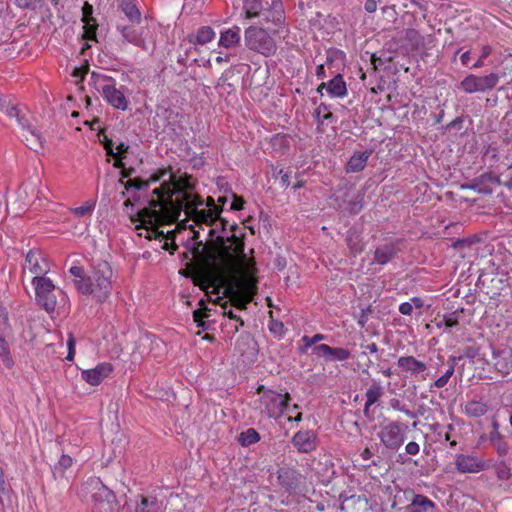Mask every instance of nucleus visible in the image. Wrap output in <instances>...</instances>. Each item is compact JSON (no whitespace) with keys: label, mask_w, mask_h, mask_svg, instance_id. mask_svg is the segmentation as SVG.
Masks as SVG:
<instances>
[{"label":"nucleus","mask_w":512,"mask_h":512,"mask_svg":"<svg viewBox=\"0 0 512 512\" xmlns=\"http://www.w3.org/2000/svg\"><path fill=\"white\" fill-rule=\"evenodd\" d=\"M151 184L159 186L152 190L153 196L148 205L130 215L139 237L149 238L163 234L157 229V225L177 219L182 208L196 221L209 223L217 217L214 199L208 197L204 203L195 191V180L187 173L173 172L170 168L158 169L147 180H128L126 188L140 190Z\"/></svg>","instance_id":"obj_1"},{"label":"nucleus","mask_w":512,"mask_h":512,"mask_svg":"<svg viewBox=\"0 0 512 512\" xmlns=\"http://www.w3.org/2000/svg\"><path fill=\"white\" fill-rule=\"evenodd\" d=\"M214 289H222L235 305L244 309L257 293V268L253 256L244 252V242L235 235L227 238L213 264Z\"/></svg>","instance_id":"obj_2"},{"label":"nucleus","mask_w":512,"mask_h":512,"mask_svg":"<svg viewBox=\"0 0 512 512\" xmlns=\"http://www.w3.org/2000/svg\"><path fill=\"white\" fill-rule=\"evenodd\" d=\"M69 273L74 277L73 285L79 293L91 295L100 303L110 296L113 271L108 262L95 264L90 275L85 274L83 267L76 265L70 267Z\"/></svg>","instance_id":"obj_3"},{"label":"nucleus","mask_w":512,"mask_h":512,"mask_svg":"<svg viewBox=\"0 0 512 512\" xmlns=\"http://www.w3.org/2000/svg\"><path fill=\"white\" fill-rule=\"evenodd\" d=\"M80 493L84 498L90 494L93 512H118V503L115 494L99 479H89L83 484Z\"/></svg>","instance_id":"obj_4"},{"label":"nucleus","mask_w":512,"mask_h":512,"mask_svg":"<svg viewBox=\"0 0 512 512\" xmlns=\"http://www.w3.org/2000/svg\"><path fill=\"white\" fill-rule=\"evenodd\" d=\"M95 89L102 94L105 100L116 109L126 110L128 100L124 93L116 87L113 79L93 72L91 75Z\"/></svg>","instance_id":"obj_5"},{"label":"nucleus","mask_w":512,"mask_h":512,"mask_svg":"<svg viewBox=\"0 0 512 512\" xmlns=\"http://www.w3.org/2000/svg\"><path fill=\"white\" fill-rule=\"evenodd\" d=\"M262 389V386L258 388V393H261L258 409L270 418H280L284 411L289 409L287 405L290 395L288 393L281 394L273 390L262 391Z\"/></svg>","instance_id":"obj_6"},{"label":"nucleus","mask_w":512,"mask_h":512,"mask_svg":"<svg viewBox=\"0 0 512 512\" xmlns=\"http://www.w3.org/2000/svg\"><path fill=\"white\" fill-rule=\"evenodd\" d=\"M246 46L255 52L266 57L274 55L277 46L274 39L270 36L266 29L250 26L244 33Z\"/></svg>","instance_id":"obj_7"},{"label":"nucleus","mask_w":512,"mask_h":512,"mask_svg":"<svg viewBox=\"0 0 512 512\" xmlns=\"http://www.w3.org/2000/svg\"><path fill=\"white\" fill-rule=\"evenodd\" d=\"M35 290L36 301L47 312H53L57 306V297L55 295L56 287L48 277H36L35 282L31 283Z\"/></svg>","instance_id":"obj_8"},{"label":"nucleus","mask_w":512,"mask_h":512,"mask_svg":"<svg viewBox=\"0 0 512 512\" xmlns=\"http://www.w3.org/2000/svg\"><path fill=\"white\" fill-rule=\"evenodd\" d=\"M499 82V75L490 73L484 76H477L474 74L467 75L461 82L460 88L469 94L484 93L492 90Z\"/></svg>","instance_id":"obj_9"},{"label":"nucleus","mask_w":512,"mask_h":512,"mask_svg":"<svg viewBox=\"0 0 512 512\" xmlns=\"http://www.w3.org/2000/svg\"><path fill=\"white\" fill-rule=\"evenodd\" d=\"M407 427L403 424L392 422L381 427L378 436L381 443L392 451L398 450L406 439Z\"/></svg>","instance_id":"obj_10"},{"label":"nucleus","mask_w":512,"mask_h":512,"mask_svg":"<svg viewBox=\"0 0 512 512\" xmlns=\"http://www.w3.org/2000/svg\"><path fill=\"white\" fill-rule=\"evenodd\" d=\"M50 271V264L45 255L40 251H30L25 258L23 265V275L27 273L32 275V282H35L36 277H47L46 274Z\"/></svg>","instance_id":"obj_11"},{"label":"nucleus","mask_w":512,"mask_h":512,"mask_svg":"<svg viewBox=\"0 0 512 512\" xmlns=\"http://www.w3.org/2000/svg\"><path fill=\"white\" fill-rule=\"evenodd\" d=\"M260 23L266 25V29L276 33L284 23V8L279 0L272 1L268 9H265L259 16Z\"/></svg>","instance_id":"obj_12"},{"label":"nucleus","mask_w":512,"mask_h":512,"mask_svg":"<svg viewBox=\"0 0 512 512\" xmlns=\"http://www.w3.org/2000/svg\"><path fill=\"white\" fill-rule=\"evenodd\" d=\"M397 365L401 371L409 374L418 381H425L428 376L426 363L416 359L414 356H401L397 360Z\"/></svg>","instance_id":"obj_13"},{"label":"nucleus","mask_w":512,"mask_h":512,"mask_svg":"<svg viewBox=\"0 0 512 512\" xmlns=\"http://www.w3.org/2000/svg\"><path fill=\"white\" fill-rule=\"evenodd\" d=\"M455 467L459 473L475 474L486 469L483 459L472 454H457L455 456Z\"/></svg>","instance_id":"obj_14"},{"label":"nucleus","mask_w":512,"mask_h":512,"mask_svg":"<svg viewBox=\"0 0 512 512\" xmlns=\"http://www.w3.org/2000/svg\"><path fill=\"white\" fill-rule=\"evenodd\" d=\"M293 445L301 453H309L318 446V437L313 430L297 432L292 439Z\"/></svg>","instance_id":"obj_15"},{"label":"nucleus","mask_w":512,"mask_h":512,"mask_svg":"<svg viewBox=\"0 0 512 512\" xmlns=\"http://www.w3.org/2000/svg\"><path fill=\"white\" fill-rule=\"evenodd\" d=\"M112 371V365L110 363L103 362L92 369L83 370L81 373V377L88 384L92 386H97L105 378H107L112 373Z\"/></svg>","instance_id":"obj_16"},{"label":"nucleus","mask_w":512,"mask_h":512,"mask_svg":"<svg viewBox=\"0 0 512 512\" xmlns=\"http://www.w3.org/2000/svg\"><path fill=\"white\" fill-rule=\"evenodd\" d=\"M132 24H117V31L122 36V39L130 44L139 46L145 49L143 39V29Z\"/></svg>","instance_id":"obj_17"},{"label":"nucleus","mask_w":512,"mask_h":512,"mask_svg":"<svg viewBox=\"0 0 512 512\" xmlns=\"http://www.w3.org/2000/svg\"><path fill=\"white\" fill-rule=\"evenodd\" d=\"M22 130V137L27 147L36 152L43 149L45 140L37 128L25 122L22 125Z\"/></svg>","instance_id":"obj_18"},{"label":"nucleus","mask_w":512,"mask_h":512,"mask_svg":"<svg viewBox=\"0 0 512 512\" xmlns=\"http://www.w3.org/2000/svg\"><path fill=\"white\" fill-rule=\"evenodd\" d=\"M93 6L88 2H85L82 7V22L84 23V37L87 40H96L97 23L92 16Z\"/></svg>","instance_id":"obj_19"},{"label":"nucleus","mask_w":512,"mask_h":512,"mask_svg":"<svg viewBox=\"0 0 512 512\" xmlns=\"http://www.w3.org/2000/svg\"><path fill=\"white\" fill-rule=\"evenodd\" d=\"M322 88H326L332 98H343L347 95V86L341 74H337L328 83H321L318 91L321 92Z\"/></svg>","instance_id":"obj_20"},{"label":"nucleus","mask_w":512,"mask_h":512,"mask_svg":"<svg viewBox=\"0 0 512 512\" xmlns=\"http://www.w3.org/2000/svg\"><path fill=\"white\" fill-rule=\"evenodd\" d=\"M493 364L495 368L503 375H507L512 371V350L505 348L493 351Z\"/></svg>","instance_id":"obj_21"},{"label":"nucleus","mask_w":512,"mask_h":512,"mask_svg":"<svg viewBox=\"0 0 512 512\" xmlns=\"http://www.w3.org/2000/svg\"><path fill=\"white\" fill-rule=\"evenodd\" d=\"M240 32L241 29L238 26L222 31L218 42L219 46L226 49L236 47L240 43Z\"/></svg>","instance_id":"obj_22"},{"label":"nucleus","mask_w":512,"mask_h":512,"mask_svg":"<svg viewBox=\"0 0 512 512\" xmlns=\"http://www.w3.org/2000/svg\"><path fill=\"white\" fill-rule=\"evenodd\" d=\"M165 508L163 501L155 497H142L136 503L134 512H165Z\"/></svg>","instance_id":"obj_23"},{"label":"nucleus","mask_w":512,"mask_h":512,"mask_svg":"<svg viewBox=\"0 0 512 512\" xmlns=\"http://www.w3.org/2000/svg\"><path fill=\"white\" fill-rule=\"evenodd\" d=\"M410 512H436V506L429 498L424 495H416L410 506Z\"/></svg>","instance_id":"obj_24"},{"label":"nucleus","mask_w":512,"mask_h":512,"mask_svg":"<svg viewBox=\"0 0 512 512\" xmlns=\"http://www.w3.org/2000/svg\"><path fill=\"white\" fill-rule=\"evenodd\" d=\"M464 411L469 417H481L488 412V404L481 399H471L465 403Z\"/></svg>","instance_id":"obj_25"},{"label":"nucleus","mask_w":512,"mask_h":512,"mask_svg":"<svg viewBox=\"0 0 512 512\" xmlns=\"http://www.w3.org/2000/svg\"><path fill=\"white\" fill-rule=\"evenodd\" d=\"M369 157L370 152L368 151L354 153L347 163L346 171L352 173L362 171L365 168Z\"/></svg>","instance_id":"obj_26"},{"label":"nucleus","mask_w":512,"mask_h":512,"mask_svg":"<svg viewBox=\"0 0 512 512\" xmlns=\"http://www.w3.org/2000/svg\"><path fill=\"white\" fill-rule=\"evenodd\" d=\"M215 31L209 26L200 27L194 36H191L189 41L193 44L205 45L215 39Z\"/></svg>","instance_id":"obj_27"},{"label":"nucleus","mask_w":512,"mask_h":512,"mask_svg":"<svg viewBox=\"0 0 512 512\" xmlns=\"http://www.w3.org/2000/svg\"><path fill=\"white\" fill-rule=\"evenodd\" d=\"M128 148L129 147L123 142H120L117 145H115L112 140H107L105 142V150L108 155H111L116 159V167H121L120 158L127 152Z\"/></svg>","instance_id":"obj_28"},{"label":"nucleus","mask_w":512,"mask_h":512,"mask_svg":"<svg viewBox=\"0 0 512 512\" xmlns=\"http://www.w3.org/2000/svg\"><path fill=\"white\" fill-rule=\"evenodd\" d=\"M121 10L131 23L139 24L141 13L133 0H124L120 4Z\"/></svg>","instance_id":"obj_29"},{"label":"nucleus","mask_w":512,"mask_h":512,"mask_svg":"<svg viewBox=\"0 0 512 512\" xmlns=\"http://www.w3.org/2000/svg\"><path fill=\"white\" fill-rule=\"evenodd\" d=\"M264 10L262 0H243V12L247 19L259 17Z\"/></svg>","instance_id":"obj_30"},{"label":"nucleus","mask_w":512,"mask_h":512,"mask_svg":"<svg viewBox=\"0 0 512 512\" xmlns=\"http://www.w3.org/2000/svg\"><path fill=\"white\" fill-rule=\"evenodd\" d=\"M214 207L217 209V217H216L215 219H213V220H212L211 222H209V223L202 222V221H196V219H194V217H192V216H188V215L186 214L185 208H182V210H181V212H180V214H179V215H181V214H182V212H183V213H184V215H185V218H184V219H182V222H185V220H192V221H193L197 226H201V225H203V224H204V225H207V226H210L211 224H213V223H214V222L219 218V215H220V213H221V209H219V208L216 206V204H215V203H214ZM179 217H180V216H178V217H177V219H175L174 221L170 222V224H172V223L176 222V221L179 219ZM163 225H169V223H161V224L157 225V229H158L160 232H161V229H160V228H161ZM162 232H163V234L158 235L157 237H149V238H147V239H148V240H151V239L163 238V237H164V235H165L167 232H164L163 230H162Z\"/></svg>","instance_id":"obj_31"},{"label":"nucleus","mask_w":512,"mask_h":512,"mask_svg":"<svg viewBox=\"0 0 512 512\" xmlns=\"http://www.w3.org/2000/svg\"><path fill=\"white\" fill-rule=\"evenodd\" d=\"M382 395H383V389L379 384L374 383L367 389V391L365 393V397H366V402L364 405L365 413L368 412L370 406L375 404L381 398Z\"/></svg>","instance_id":"obj_32"},{"label":"nucleus","mask_w":512,"mask_h":512,"mask_svg":"<svg viewBox=\"0 0 512 512\" xmlns=\"http://www.w3.org/2000/svg\"><path fill=\"white\" fill-rule=\"evenodd\" d=\"M456 360L457 358L456 357H451L448 361L449 363V368L446 370V372L441 376L439 377L435 382H434V386L436 388H443L444 386H446V384L448 383V381L450 380V378L452 377V375L454 374V371H455V364H456Z\"/></svg>","instance_id":"obj_33"},{"label":"nucleus","mask_w":512,"mask_h":512,"mask_svg":"<svg viewBox=\"0 0 512 512\" xmlns=\"http://www.w3.org/2000/svg\"><path fill=\"white\" fill-rule=\"evenodd\" d=\"M260 439V436L258 432L255 429H247L246 431L242 432L239 436V442L242 446H249L256 442H258Z\"/></svg>","instance_id":"obj_34"},{"label":"nucleus","mask_w":512,"mask_h":512,"mask_svg":"<svg viewBox=\"0 0 512 512\" xmlns=\"http://www.w3.org/2000/svg\"><path fill=\"white\" fill-rule=\"evenodd\" d=\"M393 257V249L390 247H381L375 251L374 260L381 265L388 263Z\"/></svg>","instance_id":"obj_35"},{"label":"nucleus","mask_w":512,"mask_h":512,"mask_svg":"<svg viewBox=\"0 0 512 512\" xmlns=\"http://www.w3.org/2000/svg\"><path fill=\"white\" fill-rule=\"evenodd\" d=\"M0 358L7 368H12L14 361L11 357L10 350L6 341L0 337Z\"/></svg>","instance_id":"obj_36"},{"label":"nucleus","mask_w":512,"mask_h":512,"mask_svg":"<svg viewBox=\"0 0 512 512\" xmlns=\"http://www.w3.org/2000/svg\"><path fill=\"white\" fill-rule=\"evenodd\" d=\"M94 208H95L94 201H86L82 205L72 209V212L77 217H85L87 215H90L93 212Z\"/></svg>","instance_id":"obj_37"},{"label":"nucleus","mask_w":512,"mask_h":512,"mask_svg":"<svg viewBox=\"0 0 512 512\" xmlns=\"http://www.w3.org/2000/svg\"><path fill=\"white\" fill-rule=\"evenodd\" d=\"M350 358V352L344 348L330 347V354L328 361H345Z\"/></svg>","instance_id":"obj_38"},{"label":"nucleus","mask_w":512,"mask_h":512,"mask_svg":"<svg viewBox=\"0 0 512 512\" xmlns=\"http://www.w3.org/2000/svg\"><path fill=\"white\" fill-rule=\"evenodd\" d=\"M459 322V314L458 312H451L445 314L443 319L438 323L439 327L452 328L458 325Z\"/></svg>","instance_id":"obj_39"},{"label":"nucleus","mask_w":512,"mask_h":512,"mask_svg":"<svg viewBox=\"0 0 512 512\" xmlns=\"http://www.w3.org/2000/svg\"><path fill=\"white\" fill-rule=\"evenodd\" d=\"M11 503V490L5 479H0V504L4 507L5 504Z\"/></svg>","instance_id":"obj_40"},{"label":"nucleus","mask_w":512,"mask_h":512,"mask_svg":"<svg viewBox=\"0 0 512 512\" xmlns=\"http://www.w3.org/2000/svg\"><path fill=\"white\" fill-rule=\"evenodd\" d=\"M314 117L319 123H324V121L332 117V113L327 105L320 104L314 111Z\"/></svg>","instance_id":"obj_41"},{"label":"nucleus","mask_w":512,"mask_h":512,"mask_svg":"<svg viewBox=\"0 0 512 512\" xmlns=\"http://www.w3.org/2000/svg\"><path fill=\"white\" fill-rule=\"evenodd\" d=\"M1 110L4 111L9 117L16 118L17 122L21 126L26 122L24 120V118L22 116H20L19 109L16 106H13V105H10L9 103H7L4 107V109H1Z\"/></svg>","instance_id":"obj_42"},{"label":"nucleus","mask_w":512,"mask_h":512,"mask_svg":"<svg viewBox=\"0 0 512 512\" xmlns=\"http://www.w3.org/2000/svg\"><path fill=\"white\" fill-rule=\"evenodd\" d=\"M312 354L316 357L329 360L330 346L327 344L316 345L312 348Z\"/></svg>","instance_id":"obj_43"},{"label":"nucleus","mask_w":512,"mask_h":512,"mask_svg":"<svg viewBox=\"0 0 512 512\" xmlns=\"http://www.w3.org/2000/svg\"><path fill=\"white\" fill-rule=\"evenodd\" d=\"M206 316H207L206 312L201 309H197L193 312V319H194V322L197 323L198 327L205 328V323H204L203 319Z\"/></svg>","instance_id":"obj_44"},{"label":"nucleus","mask_w":512,"mask_h":512,"mask_svg":"<svg viewBox=\"0 0 512 512\" xmlns=\"http://www.w3.org/2000/svg\"><path fill=\"white\" fill-rule=\"evenodd\" d=\"M67 345H68V354L66 356V360L73 361L74 356H75V340L72 336H70V338L67 342Z\"/></svg>","instance_id":"obj_45"},{"label":"nucleus","mask_w":512,"mask_h":512,"mask_svg":"<svg viewBox=\"0 0 512 512\" xmlns=\"http://www.w3.org/2000/svg\"><path fill=\"white\" fill-rule=\"evenodd\" d=\"M72 463V458L69 455L63 454L58 461V466L62 469H67L72 465Z\"/></svg>","instance_id":"obj_46"},{"label":"nucleus","mask_w":512,"mask_h":512,"mask_svg":"<svg viewBox=\"0 0 512 512\" xmlns=\"http://www.w3.org/2000/svg\"><path fill=\"white\" fill-rule=\"evenodd\" d=\"M224 315L228 316L230 319L235 320L238 322L237 325H235V330L237 331L239 327H242L244 325L243 320H241L232 309H229L228 311H224Z\"/></svg>","instance_id":"obj_47"},{"label":"nucleus","mask_w":512,"mask_h":512,"mask_svg":"<svg viewBox=\"0 0 512 512\" xmlns=\"http://www.w3.org/2000/svg\"><path fill=\"white\" fill-rule=\"evenodd\" d=\"M244 207V200L241 197H237L233 195V201L231 203V209L235 211H239Z\"/></svg>","instance_id":"obj_48"},{"label":"nucleus","mask_w":512,"mask_h":512,"mask_svg":"<svg viewBox=\"0 0 512 512\" xmlns=\"http://www.w3.org/2000/svg\"><path fill=\"white\" fill-rule=\"evenodd\" d=\"M413 311V304L410 302H403L399 306V312L403 315H411Z\"/></svg>","instance_id":"obj_49"},{"label":"nucleus","mask_w":512,"mask_h":512,"mask_svg":"<svg viewBox=\"0 0 512 512\" xmlns=\"http://www.w3.org/2000/svg\"><path fill=\"white\" fill-rule=\"evenodd\" d=\"M405 450L410 455H417L420 451V447L418 443L412 441L406 445Z\"/></svg>","instance_id":"obj_50"},{"label":"nucleus","mask_w":512,"mask_h":512,"mask_svg":"<svg viewBox=\"0 0 512 512\" xmlns=\"http://www.w3.org/2000/svg\"><path fill=\"white\" fill-rule=\"evenodd\" d=\"M301 341L304 343L303 347L301 348L302 353H306L307 350L315 344L312 340V337L309 336H303Z\"/></svg>","instance_id":"obj_51"},{"label":"nucleus","mask_w":512,"mask_h":512,"mask_svg":"<svg viewBox=\"0 0 512 512\" xmlns=\"http://www.w3.org/2000/svg\"><path fill=\"white\" fill-rule=\"evenodd\" d=\"M278 176L280 177L282 187H285V188L288 187L290 184L289 174L287 172H285L283 169H280L278 171Z\"/></svg>","instance_id":"obj_52"},{"label":"nucleus","mask_w":512,"mask_h":512,"mask_svg":"<svg viewBox=\"0 0 512 512\" xmlns=\"http://www.w3.org/2000/svg\"><path fill=\"white\" fill-rule=\"evenodd\" d=\"M364 8L368 13H373L377 10L376 0H366Z\"/></svg>","instance_id":"obj_53"},{"label":"nucleus","mask_w":512,"mask_h":512,"mask_svg":"<svg viewBox=\"0 0 512 512\" xmlns=\"http://www.w3.org/2000/svg\"><path fill=\"white\" fill-rule=\"evenodd\" d=\"M382 12L385 15H388L392 20H394L396 18V15H397L394 6H385V7H383L382 8Z\"/></svg>","instance_id":"obj_54"},{"label":"nucleus","mask_w":512,"mask_h":512,"mask_svg":"<svg viewBox=\"0 0 512 512\" xmlns=\"http://www.w3.org/2000/svg\"><path fill=\"white\" fill-rule=\"evenodd\" d=\"M497 451L500 455H506L508 452V445L503 441H499L497 444Z\"/></svg>","instance_id":"obj_55"},{"label":"nucleus","mask_w":512,"mask_h":512,"mask_svg":"<svg viewBox=\"0 0 512 512\" xmlns=\"http://www.w3.org/2000/svg\"><path fill=\"white\" fill-rule=\"evenodd\" d=\"M492 53V48L489 45H485L481 49L480 57L481 59L487 58Z\"/></svg>","instance_id":"obj_56"},{"label":"nucleus","mask_w":512,"mask_h":512,"mask_svg":"<svg viewBox=\"0 0 512 512\" xmlns=\"http://www.w3.org/2000/svg\"><path fill=\"white\" fill-rule=\"evenodd\" d=\"M231 59V54H225V55H219L215 58V61L218 63V64H222V63H225V62H229Z\"/></svg>","instance_id":"obj_57"},{"label":"nucleus","mask_w":512,"mask_h":512,"mask_svg":"<svg viewBox=\"0 0 512 512\" xmlns=\"http://www.w3.org/2000/svg\"><path fill=\"white\" fill-rule=\"evenodd\" d=\"M316 75L318 78H324L325 77V67L323 64H320L316 67Z\"/></svg>","instance_id":"obj_58"},{"label":"nucleus","mask_w":512,"mask_h":512,"mask_svg":"<svg viewBox=\"0 0 512 512\" xmlns=\"http://www.w3.org/2000/svg\"><path fill=\"white\" fill-rule=\"evenodd\" d=\"M36 0H17V3L20 7L27 8L32 5Z\"/></svg>","instance_id":"obj_59"},{"label":"nucleus","mask_w":512,"mask_h":512,"mask_svg":"<svg viewBox=\"0 0 512 512\" xmlns=\"http://www.w3.org/2000/svg\"><path fill=\"white\" fill-rule=\"evenodd\" d=\"M470 61V52L466 51L461 55V62L463 65H467Z\"/></svg>","instance_id":"obj_60"},{"label":"nucleus","mask_w":512,"mask_h":512,"mask_svg":"<svg viewBox=\"0 0 512 512\" xmlns=\"http://www.w3.org/2000/svg\"><path fill=\"white\" fill-rule=\"evenodd\" d=\"M413 304V307H416V308H421L423 306V302L420 298L418 297H413L411 299V302Z\"/></svg>","instance_id":"obj_61"},{"label":"nucleus","mask_w":512,"mask_h":512,"mask_svg":"<svg viewBox=\"0 0 512 512\" xmlns=\"http://www.w3.org/2000/svg\"><path fill=\"white\" fill-rule=\"evenodd\" d=\"M366 349L370 352V353H376L378 351V346L375 344V343H370L366 346Z\"/></svg>","instance_id":"obj_62"},{"label":"nucleus","mask_w":512,"mask_h":512,"mask_svg":"<svg viewBox=\"0 0 512 512\" xmlns=\"http://www.w3.org/2000/svg\"><path fill=\"white\" fill-rule=\"evenodd\" d=\"M325 339V335L323 334H315L314 336H312V340L314 341V343H318L320 341H323Z\"/></svg>","instance_id":"obj_63"},{"label":"nucleus","mask_w":512,"mask_h":512,"mask_svg":"<svg viewBox=\"0 0 512 512\" xmlns=\"http://www.w3.org/2000/svg\"><path fill=\"white\" fill-rule=\"evenodd\" d=\"M87 72V69H75L73 72V76L75 77H83V74Z\"/></svg>","instance_id":"obj_64"}]
</instances>
